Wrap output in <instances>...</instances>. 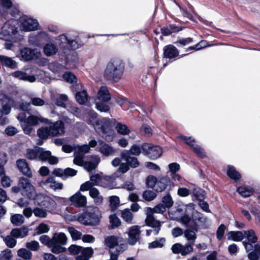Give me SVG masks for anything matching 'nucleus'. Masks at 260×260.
Returning <instances> with one entry per match:
<instances>
[{"label": "nucleus", "mask_w": 260, "mask_h": 260, "mask_svg": "<svg viewBox=\"0 0 260 260\" xmlns=\"http://www.w3.org/2000/svg\"><path fill=\"white\" fill-rule=\"evenodd\" d=\"M92 124L96 132L107 141L112 140L113 126L115 127L117 133L120 135L124 136L130 133V130L125 124L117 122L115 119L102 118Z\"/></svg>", "instance_id": "1"}, {"label": "nucleus", "mask_w": 260, "mask_h": 260, "mask_svg": "<svg viewBox=\"0 0 260 260\" xmlns=\"http://www.w3.org/2000/svg\"><path fill=\"white\" fill-rule=\"evenodd\" d=\"M18 184L23 190V194L30 200H34L35 203L38 205L43 207L48 211L54 208L56 205L55 201L43 194H37L34 186L28 179L20 178Z\"/></svg>", "instance_id": "2"}, {"label": "nucleus", "mask_w": 260, "mask_h": 260, "mask_svg": "<svg viewBox=\"0 0 260 260\" xmlns=\"http://www.w3.org/2000/svg\"><path fill=\"white\" fill-rule=\"evenodd\" d=\"M125 70L124 62L121 59L113 58L106 64L103 78L106 81L118 82L123 76Z\"/></svg>", "instance_id": "3"}, {"label": "nucleus", "mask_w": 260, "mask_h": 260, "mask_svg": "<svg viewBox=\"0 0 260 260\" xmlns=\"http://www.w3.org/2000/svg\"><path fill=\"white\" fill-rule=\"evenodd\" d=\"M47 126L40 128L37 135L41 139H47L49 137H55L63 135L65 133L64 124L61 120L52 122L49 120Z\"/></svg>", "instance_id": "4"}, {"label": "nucleus", "mask_w": 260, "mask_h": 260, "mask_svg": "<svg viewBox=\"0 0 260 260\" xmlns=\"http://www.w3.org/2000/svg\"><path fill=\"white\" fill-rule=\"evenodd\" d=\"M101 217L100 210L95 207L79 215L78 221L85 225H96L99 223Z\"/></svg>", "instance_id": "5"}, {"label": "nucleus", "mask_w": 260, "mask_h": 260, "mask_svg": "<svg viewBox=\"0 0 260 260\" xmlns=\"http://www.w3.org/2000/svg\"><path fill=\"white\" fill-rule=\"evenodd\" d=\"M17 22L14 19L7 21L0 29V39L8 41L17 32Z\"/></svg>", "instance_id": "6"}, {"label": "nucleus", "mask_w": 260, "mask_h": 260, "mask_svg": "<svg viewBox=\"0 0 260 260\" xmlns=\"http://www.w3.org/2000/svg\"><path fill=\"white\" fill-rule=\"evenodd\" d=\"M51 251L55 254H58L64 252L66 248L63 245L66 244L67 238L63 233H55L52 238Z\"/></svg>", "instance_id": "7"}, {"label": "nucleus", "mask_w": 260, "mask_h": 260, "mask_svg": "<svg viewBox=\"0 0 260 260\" xmlns=\"http://www.w3.org/2000/svg\"><path fill=\"white\" fill-rule=\"evenodd\" d=\"M20 29L24 31H34L38 29L39 22L37 20L27 16L20 18L19 21Z\"/></svg>", "instance_id": "8"}, {"label": "nucleus", "mask_w": 260, "mask_h": 260, "mask_svg": "<svg viewBox=\"0 0 260 260\" xmlns=\"http://www.w3.org/2000/svg\"><path fill=\"white\" fill-rule=\"evenodd\" d=\"M129 169V166L126 162L121 164L118 169L114 174L105 178V181L107 183H105L104 186L110 189L115 187L116 185L114 182L115 179L120 176L122 174L126 173L128 171Z\"/></svg>", "instance_id": "9"}, {"label": "nucleus", "mask_w": 260, "mask_h": 260, "mask_svg": "<svg viewBox=\"0 0 260 260\" xmlns=\"http://www.w3.org/2000/svg\"><path fill=\"white\" fill-rule=\"evenodd\" d=\"M143 148L145 154L152 160L157 159L162 154L161 148L158 146L145 143Z\"/></svg>", "instance_id": "10"}, {"label": "nucleus", "mask_w": 260, "mask_h": 260, "mask_svg": "<svg viewBox=\"0 0 260 260\" xmlns=\"http://www.w3.org/2000/svg\"><path fill=\"white\" fill-rule=\"evenodd\" d=\"M122 241V238L115 236H108L105 239V244L109 248L117 247L116 249L117 253L123 251L125 248V246L121 243Z\"/></svg>", "instance_id": "11"}, {"label": "nucleus", "mask_w": 260, "mask_h": 260, "mask_svg": "<svg viewBox=\"0 0 260 260\" xmlns=\"http://www.w3.org/2000/svg\"><path fill=\"white\" fill-rule=\"evenodd\" d=\"M13 103V100L9 96L0 93V118L3 114L7 115L11 111V105Z\"/></svg>", "instance_id": "12"}, {"label": "nucleus", "mask_w": 260, "mask_h": 260, "mask_svg": "<svg viewBox=\"0 0 260 260\" xmlns=\"http://www.w3.org/2000/svg\"><path fill=\"white\" fill-rule=\"evenodd\" d=\"M140 226L139 225H133L128 229L127 242L131 245H134L140 240Z\"/></svg>", "instance_id": "13"}, {"label": "nucleus", "mask_w": 260, "mask_h": 260, "mask_svg": "<svg viewBox=\"0 0 260 260\" xmlns=\"http://www.w3.org/2000/svg\"><path fill=\"white\" fill-rule=\"evenodd\" d=\"M171 249L175 254L180 253L182 255H186L193 251V247L189 243H187L184 245L176 243L173 245Z\"/></svg>", "instance_id": "14"}, {"label": "nucleus", "mask_w": 260, "mask_h": 260, "mask_svg": "<svg viewBox=\"0 0 260 260\" xmlns=\"http://www.w3.org/2000/svg\"><path fill=\"white\" fill-rule=\"evenodd\" d=\"M97 150L103 155L106 157L114 155L116 152L113 147L102 140H98Z\"/></svg>", "instance_id": "15"}, {"label": "nucleus", "mask_w": 260, "mask_h": 260, "mask_svg": "<svg viewBox=\"0 0 260 260\" xmlns=\"http://www.w3.org/2000/svg\"><path fill=\"white\" fill-rule=\"evenodd\" d=\"M192 219L196 226L202 229H207L209 226L207 217L199 212H194L192 214Z\"/></svg>", "instance_id": "16"}, {"label": "nucleus", "mask_w": 260, "mask_h": 260, "mask_svg": "<svg viewBox=\"0 0 260 260\" xmlns=\"http://www.w3.org/2000/svg\"><path fill=\"white\" fill-rule=\"evenodd\" d=\"M30 41L36 46H39L42 42L50 40L49 35L43 31H39L37 35H32L30 37Z\"/></svg>", "instance_id": "17"}, {"label": "nucleus", "mask_w": 260, "mask_h": 260, "mask_svg": "<svg viewBox=\"0 0 260 260\" xmlns=\"http://www.w3.org/2000/svg\"><path fill=\"white\" fill-rule=\"evenodd\" d=\"M145 222L147 225L154 228L152 230L154 235L156 236L158 234L161 224L158 220L154 218L153 216L148 214L145 219Z\"/></svg>", "instance_id": "18"}, {"label": "nucleus", "mask_w": 260, "mask_h": 260, "mask_svg": "<svg viewBox=\"0 0 260 260\" xmlns=\"http://www.w3.org/2000/svg\"><path fill=\"white\" fill-rule=\"evenodd\" d=\"M172 183L170 178L168 176L160 177L157 179L154 190L156 192H161L164 191L168 185H171Z\"/></svg>", "instance_id": "19"}, {"label": "nucleus", "mask_w": 260, "mask_h": 260, "mask_svg": "<svg viewBox=\"0 0 260 260\" xmlns=\"http://www.w3.org/2000/svg\"><path fill=\"white\" fill-rule=\"evenodd\" d=\"M16 165L19 170L24 175L29 178L32 177V173L26 160L24 159H19L16 161Z\"/></svg>", "instance_id": "20"}, {"label": "nucleus", "mask_w": 260, "mask_h": 260, "mask_svg": "<svg viewBox=\"0 0 260 260\" xmlns=\"http://www.w3.org/2000/svg\"><path fill=\"white\" fill-rule=\"evenodd\" d=\"M71 202L77 207H84L87 203L86 198L80 191H78L70 198Z\"/></svg>", "instance_id": "21"}, {"label": "nucleus", "mask_w": 260, "mask_h": 260, "mask_svg": "<svg viewBox=\"0 0 260 260\" xmlns=\"http://www.w3.org/2000/svg\"><path fill=\"white\" fill-rule=\"evenodd\" d=\"M179 55V51L176 47L173 45L166 46L164 48V56L165 58L173 59L176 58Z\"/></svg>", "instance_id": "22"}, {"label": "nucleus", "mask_w": 260, "mask_h": 260, "mask_svg": "<svg viewBox=\"0 0 260 260\" xmlns=\"http://www.w3.org/2000/svg\"><path fill=\"white\" fill-rule=\"evenodd\" d=\"M36 55L35 50L24 47L20 50V58L21 60L29 61L32 60Z\"/></svg>", "instance_id": "23"}, {"label": "nucleus", "mask_w": 260, "mask_h": 260, "mask_svg": "<svg viewBox=\"0 0 260 260\" xmlns=\"http://www.w3.org/2000/svg\"><path fill=\"white\" fill-rule=\"evenodd\" d=\"M12 75L13 77L20 80L27 81L30 83L35 82L36 81V77L34 75H28L25 72L21 71L14 72Z\"/></svg>", "instance_id": "24"}, {"label": "nucleus", "mask_w": 260, "mask_h": 260, "mask_svg": "<svg viewBox=\"0 0 260 260\" xmlns=\"http://www.w3.org/2000/svg\"><path fill=\"white\" fill-rule=\"evenodd\" d=\"M183 27L177 26L175 24H170L168 26L163 27L161 28V32L164 36H167L173 33L178 32L181 31Z\"/></svg>", "instance_id": "25"}, {"label": "nucleus", "mask_w": 260, "mask_h": 260, "mask_svg": "<svg viewBox=\"0 0 260 260\" xmlns=\"http://www.w3.org/2000/svg\"><path fill=\"white\" fill-rule=\"evenodd\" d=\"M121 157L124 160L127 165L133 168H135L139 166V162L135 157L131 156L128 152H122Z\"/></svg>", "instance_id": "26"}, {"label": "nucleus", "mask_w": 260, "mask_h": 260, "mask_svg": "<svg viewBox=\"0 0 260 260\" xmlns=\"http://www.w3.org/2000/svg\"><path fill=\"white\" fill-rule=\"evenodd\" d=\"M198 228L194 227L192 229L188 228L184 232V237L189 241L192 246L194 245L196 240L197 239V233L198 232Z\"/></svg>", "instance_id": "27"}, {"label": "nucleus", "mask_w": 260, "mask_h": 260, "mask_svg": "<svg viewBox=\"0 0 260 260\" xmlns=\"http://www.w3.org/2000/svg\"><path fill=\"white\" fill-rule=\"evenodd\" d=\"M39 121L44 123H47L49 122V119L41 117L39 114H38V115H32L30 114L27 117V120L26 121L27 123L32 126H36L38 125L39 123Z\"/></svg>", "instance_id": "28"}, {"label": "nucleus", "mask_w": 260, "mask_h": 260, "mask_svg": "<svg viewBox=\"0 0 260 260\" xmlns=\"http://www.w3.org/2000/svg\"><path fill=\"white\" fill-rule=\"evenodd\" d=\"M0 62L3 66L14 69L17 68V63L12 58L0 55Z\"/></svg>", "instance_id": "29"}, {"label": "nucleus", "mask_w": 260, "mask_h": 260, "mask_svg": "<svg viewBox=\"0 0 260 260\" xmlns=\"http://www.w3.org/2000/svg\"><path fill=\"white\" fill-rule=\"evenodd\" d=\"M57 40L59 41L58 45L60 49L63 53L67 56V47L70 39H68L66 35L62 34L58 37Z\"/></svg>", "instance_id": "30"}, {"label": "nucleus", "mask_w": 260, "mask_h": 260, "mask_svg": "<svg viewBox=\"0 0 260 260\" xmlns=\"http://www.w3.org/2000/svg\"><path fill=\"white\" fill-rule=\"evenodd\" d=\"M28 233V229L25 227L14 229L11 232V236L15 238H23L27 236Z\"/></svg>", "instance_id": "31"}, {"label": "nucleus", "mask_w": 260, "mask_h": 260, "mask_svg": "<svg viewBox=\"0 0 260 260\" xmlns=\"http://www.w3.org/2000/svg\"><path fill=\"white\" fill-rule=\"evenodd\" d=\"M226 174L230 179L236 182L239 180L241 177L240 173L237 171L234 166L232 165H228Z\"/></svg>", "instance_id": "32"}, {"label": "nucleus", "mask_w": 260, "mask_h": 260, "mask_svg": "<svg viewBox=\"0 0 260 260\" xmlns=\"http://www.w3.org/2000/svg\"><path fill=\"white\" fill-rule=\"evenodd\" d=\"M237 191L243 198H247L253 193L254 189L251 186L242 185L237 188Z\"/></svg>", "instance_id": "33"}, {"label": "nucleus", "mask_w": 260, "mask_h": 260, "mask_svg": "<svg viewBox=\"0 0 260 260\" xmlns=\"http://www.w3.org/2000/svg\"><path fill=\"white\" fill-rule=\"evenodd\" d=\"M98 98L105 102L110 100L111 95L106 86H103L100 88L98 92Z\"/></svg>", "instance_id": "34"}, {"label": "nucleus", "mask_w": 260, "mask_h": 260, "mask_svg": "<svg viewBox=\"0 0 260 260\" xmlns=\"http://www.w3.org/2000/svg\"><path fill=\"white\" fill-rule=\"evenodd\" d=\"M44 183V184H49V187L54 190H60L63 187L62 183L56 182L53 176L48 177Z\"/></svg>", "instance_id": "35"}, {"label": "nucleus", "mask_w": 260, "mask_h": 260, "mask_svg": "<svg viewBox=\"0 0 260 260\" xmlns=\"http://www.w3.org/2000/svg\"><path fill=\"white\" fill-rule=\"evenodd\" d=\"M93 254V249L91 247L84 248L80 254L76 257V260H89Z\"/></svg>", "instance_id": "36"}, {"label": "nucleus", "mask_w": 260, "mask_h": 260, "mask_svg": "<svg viewBox=\"0 0 260 260\" xmlns=\"http://www.w3.org/2000/svg\"><path fill=\"white\" fill-rule=\"evenodd\" d=\"M43 51L46 56H50L55 54L58 49L55 45L52 43H47L44 46Z\"/></svg>", "instance_id": "37"}, {"label": "nucleus", "mask_w": 260, "mask_h": 260, "mask_svg": "<svg viewBox=\"0 0 260 260\" xmlns=\"http://www.w3.org/2000/svg\"><path fill=\"white\" fill-rule=\"evenodd\" d=\"M244 238V231H231L228 234V239L234 241H241Z\"/></svg>", "instance_id": "38"}, {"label": "nucleus", "mask_w": 260, "mask_h": 260, "mask_svg": "<svg viewBox=\"0 0 260 260\" xmlns=\"http://www.w3.org/2000/svg\"><path fill=\"white\" fill-rule=\"evenodd\" d=\"M68 97L66 94H59L58 97H52V100L55 102V104L59 107L65 108L66 107V104L65 102L67 101Z\"/></svg>", "instance_id": "39"}, {"label": "nucleus", "mask_w": 260, "mask_h": 260, "mask_svg": "<svg viewBox=\"0 0 260 260\" xmlns=\"http://www.w3.org/2000/svg\"><path fill=\"white\" fill-rule=\"evenodd\" d=\"M143 144L139 145L138 144L133 145L129 150L124 151L123 152H128V155H133L135 156L139 155L141 153H144L143 152Z\"/></svg>", "instance_id": "40"}, {"label": "nucleus", "mask_w": 260, "mask_h": 260, "mask_svg": "<svg viewBox=\"0 0 260 260\" xmlns=\"http://www.w3.org/2000/svg\"><path fill=\"white\" fill-rule=\"evenodd\" d=\"M121 217L127 223H132L134 215L129 209H125L121 212Z\"/></svg>", "instance_id": "41"}, {"label": "nucleus", "mask_w": 260, "mask_h": 260, "mask_svg": "<svg viewBox=\"0 0 260 260\" xmlns=\"http://www.w3.org/2000/svg\"><path fill=\"white\" fill-rule=\"evenodd\" d=\"M92 158L94 162H85L83 166L84 168L88 172L94 170L100 161V158L98 156H92Z\"/></svg>", "instance_id": "42"}, {"label": "nucleus", "mask_w": 260, "mask_h": 260, "mask_svg": "<svg viewBox=\"0 0 260 260\" xmlns=\"http://www.w3.org/2000/svg\"><path fill=\"white\" fill-rule=\"evenodd\" d=\"M248 258L250 260H260V244L254 245V250L249 252Z\"/></svg>", "instance_id": "43"}, {"label": "nucleus", "mask_w": 260, "mask_h": 260, "mask_svg": "<svg viewBox=\"0 0 260 260\" xmlns=\"http://www.w3.org/2000/svg\"><path fill=\"white\" fill-rule=\"evenodd\" d=\"M166 210V207L162 204H158L156 206H155V207L153 209H152L151 208H147V215L148 214H151L153 216V213H164Z\"/></svg>", "instance_id": "44"}, {"label": "nucleus", "mask_w": 260, "mask_h": 260, "mask_svg": "<svg viewBox=\"0 0 260 260\" xmlns=\"http://www.w3.org/2000/svg\"><path fill=\"white\" fill-rule=\"evenodd\" d=\"M11 223L15 226H20L24 223V218L22 215L20 214H15L11 216Z\"/></svg>", "instance_id": "45"}, {"label": "nucleus", "mask_w": 260, "mask_h": 260, "mask_svg": "<svg viewBox=\"0 0 260 260\" xmlns=\"http://www.w3.org/2000/svg\"><path fill=\"white\" fill-rule=\"evenodd\" d=\"M76 99L78 103L81 105L85 104L88 100V95L85 90L77 92L76 94Z\"/></svg>", "instance_id": "46"}, {"label": "nucleus", "mask_w": 260, "mask_h": 260, "mask_svg": "<svg viewBox=\"0 0 260 260\" xmlns=\"http://www.w3.org/2000/svg\"><path fill=\"white\" fill-rule=\"evenodd\" d=\"M40 147H36L32 149L27 151L26 156L29 159L33 160L39 158Z\"/></svg>", "instance_id": "47"}, {"label": "nucleus", "mask_w": 260, "mask_h": 260, "mask_svg": "<svg viewBox=\"0 0 260 260\" xmlns=\"http://www.w3.org/2000/svg\"><path fill=\"white\" fill-rule=\"evenodd\" d=\"M244 238H246L247 242H249L251 243H255L257 240L255 233L252 230L244 231Z\"/></svg>", "instance_id": "48"}, {"label": "nucleus", "mask_w": 260, "mask_h": 260, "mask_svg": "<svg viewBox=\"0 0 260 260\" xmlns=\"http://www.w3.org/2000/svg\"><path fill=\"white\" fill-rule=\"evenodd\" d=\"M166 242V239L164 238H161L158 239L149 243L148 244L149 249H154L158 248H162Z\"/></svg>", "instance_id": "49"}, {"label": "nucleus", "mask_w": 260, "mask_h": 260, "mask_svg": "<svg viewBox=\"0 0 260 260\" xmlns=\"http://www.w3.org/2000/svg\"><path fill=\"white\" fill-rule=\"evenodd\" d=\"M1 237L3 238L5 244L9 248H12L16 246L17 244V241L15 238L13 237L11 235H8L5 237L1 236Z\"/></svg>", "instance_id": "50"}, {"label": "nucleus", "mask_w": 260, "mask_h": 260, "mask_svg": "<svg viewBox=\"0 0 260 260\" xmlns=\"http://www.w3.org/2000/svg\"><path fill=\"white\" fill-rule=\"evenodd\" d=\"M17 255L24 260H30L32 257L31 252L25 248L19 249L17 251Z\"/></svg>", "instance_id": "51"}, {"label": "nucleus", "mask_w": 260, "mask_h": 260, "mask_svg": "<svg viewBox=\"0 0 260 260\" xmlns=\"http://www.w3.org/2000/svg\"><path fill=\"white\" fill-rule=\"evenodd\" d=\"M49 69L55 74H60L63 71L65 67L58 63H51L49 66Z\"/></svg>", "instance_id": "52"}, {"label": "nucleus", "mask_w": 260, "mask_h": 260, "mask_svg": "<svg viewBox=\"0 0 260 260\" xmlns=\"http://www.w3.org/2000/svg\"><path fill=\"white\" fill-rule=\"evenodd\" d=\"M192 193L198 201H202L205 199V192L199 187L194 186L192 189Z\"/></svg>", "instance_id": "53"}, {"label": "nucleus", "mask_w": 260, "mask_h": 260, "mask_svg": "<svg viewBox=\"0 0 260 260\" xmlns=\"http://www.w3.org/2000/svg\"><path fill=\"white\" fill-rule=\"evenodd\" d=\"M62 78L66 81L70 83H74L77 82V78L76 76L70 72H65L62 75Z\"/></svg>", "instance_id": "54"}, {"label": "nucleus", "mask_w": 260, "mask_h": 260, "mask_svg": "<svg viewBox=\"0 0 260 260\" xmlns=\"http://www.w3.org/2000/svg\"><path fill=\"white\" fill-rule=\"evenodd\" d=\"M109 220L111 223L110 229H113L119 226L121 224V221L119 218L115 214L110 216Z\"/></svg>", "instance_id": "55"}, {"label": "nucleus", "mask_w": 260, "mask_h": 260, "mask_svg": "<svg viewBox=\"0 0 260 260\" xmlns=\"http://www.w3.org/2000/svg\"><path fill=\"white\" fill-rule=\"evenodd\" d=\"M68 231L70 234L71 237L74 240L80 239L82 236V233L80 231H77L73 227H69Z\"/></svg>", "instance_id": "56"}, {"label": "nucleus", "mask_w": 260, "mask_h": 260, "mask_svg": "<svg viewBox=\"0 0 260 260\" xmlns=\"http://www.w3.org/2000/svg\"><path fill=\"white\" fill-rule=\"evenodd\" d=\"M191 150L198 157L202 158L206 157V152L204 149L198 144L194 145V147H193Z\"/></svg>", "instance_id": "57"}, {"label": "nucleus", "mask_w": 260, "mask_h": 260, "mask_svg": "<svg viewBox=\"0 0 260 260\" xmlns=\"http://www.w3.org/2000/svg\"><path fill=\"white\" fill-rule=\"evenodd\" d=\"M162 202L166 208L172 207L174 204V201L169 193L167 194L162 198Z\"/></svg>", "instance_id": "58"}, {"label": "nucleus", "mask_w": 260, "mask_h": 260, "mask_svg": "<svg viewBox=\"0 0 260 260\" xmlns=\"http://www.w3.org/2000/svg\"><path fill=\"white\" fill-rule=\"evenodd\" d=\"M180 137L183 141L190 147L191 149L193 148V147H194V145L197 144L195 139L191 137L181 136Z\"/></svg>", "instance_id": "59"}, {"label": "nucleus", "mask_w": 260, "mask_h": 260, "mask_svg": "<svg viewBox=\"0 0 260 260\" xmlns=\"http://www.w3.org/2000/svg\"><path fill=\"white\" fill-rule=\"evenodd\" d=\"M12 257V251L9 249H6L0 253V260H11Z\"/></svg>", "instance_id": "60"}, {"label": "nucleus", "mask_w": 260, "mask_h": 260, "mask_svg": "<svg viewBox=\"0 0 260 260\" xmlns=\"http://www.w3.org/2000/svg\"><path fill=\"white\" fill-rule=\"evenodd\" d=\"M50 230V227L44 223H40L36 229V233L40 235L43 233H47Z\"/></svg>", "instance_id": "61"}, {"label": "nucleus", "mask_w": 260, "mask_h": 260, "mask_svg": "<svg viewBox=\"0 0 260 260\" xmlns=\"http://www.w3.org/2000/svg\"><path fill=\"white\" fill-rule=\"evenodd\" d=\"M143 198L147 201L153 200L156 197V194L152 190H145L143 193Z\"/></svg>", "instance_id": "62"}, {"label": "nucleus", "mask_w": 260, "mask_h": 260, "mask_svg": "<svg viewBox=\"0 0 260 260\" xmlns=\"http://www.w3.org/2000/svg\"><path fill=\"white\" fill-rule=\"evenodd\" d=\"M39 159L42 161L48 160L51 153L49 151H46L43 148L40 147Z\"/></svg>", "instance_id": "63"}, {"label": "nucleus", "mask_w": 260, "mask_h": 260, "mask_svg": "<svg viewBox=\"0 0 260 260\" xmlns=\"http://www.w3.org/2000/svg\"><path fill=\"white\" fill-rule=\"evenodd\" d=\"M157 178L154 176H149L146 179V184L148 187L154 188L155 189V185L157 183Z\"/></svg>", "instance_id": "64"}]
</instances>
